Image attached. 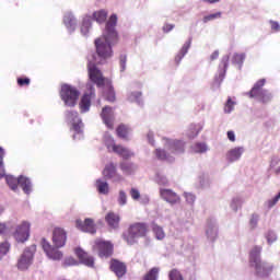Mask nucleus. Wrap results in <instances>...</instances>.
I'll return each instance as SVG.
<instances>
[{"label": "nucleus", "instance_id": "6e6d98bb", "mask_svg": "<svg viewBox=\"0 0 280 280\" xmlns=\"http://www.w3.org/2000/svg\"><path fill=\"white\" fill-rule=\"evenodd\" d=\"M63 266H78V260H75L73 257L66 258Z\"/></svg>", "mask_w": 280, "mask_h": 280}, {"label": "nucleus", "instance_id": "9d476101", "mask_svg": "<svg viewBox=\"0 0 280 280\" xmlns=\"http://www.w3.org/2000/svg\"><path fill=\"white\" fill-rule=\"evenodd\" d=\"M229 55H224L219 65V74L214 77V81L212 84L213 89H220L222 86V82H224V78H226V71L229 70Z\"/></svg>", "mask_w": 280, "mask_h": 280}, {"label": "nucleus", "instance_id": "72a5a7b5", "mask_svg": "<svg viewBox=\"0 0 280 280\" xmlns=\"http://www.w3.org/2000/svg\"><path fill=\"white\" fill-rule=\"evenodd\" d=\"M191 150L195 154H205V152H208L209 147L205 142H197L191 147Z\"/></svg>", "mask_w": 280, "mask_h": 280}, {"label": "nucleus", "instance_id": "7c9ffc66", "mask_svg": "<svg viewBox=\"0 0 280 280\" xmlns=\"http://www.w3.org/2000/svg\"><path fill=\"white\" fill-rule=\"evenodd\" d=\"M244 205V199L240 196L233 197L231 202H230V209L237 213L240 209H242V206Z\"/></svg>", "mask_w": 280, "mask_h": 280}, {"label": "nucleus", "instance_id": "393cba45", "mask_svg": "<svg viewBox=\"0 0 280 280\" xmlns=\"http://www.w3.org/2000/svg\"><path fill=\"white\" fill-rule=\"evenodd\" d=\"M96 191L101 194L102 196H108L110 194V186L108 185V182L104 180L103 178H98L95 182Z\"/></svg>", "mask_w": 280, "mask_h": 280}, {"label": "nucleus", "instance_id": "49530a36", "mask_svg": "<svg viewBox=\"0 0 280 280\" xmlns=\"http://www.w3.org/2000/svg\"><path fill=\"white\" fill-rule=\"evenodd\" d=\"M8 253H10V243H0V259H3Z\"/></svg>", "mask_w": 280, "mask_h": 280}, {"label": "nucleus", "instance_id": "58836bf2", "mask_svg": "<svg viewBox=\"0 0 280 280\" xmlns=\"http://www.w3.org/2000/svg\"><path fill=\"white\" fill-rule=\"evenodd\" d=\"M117 202L119 207H126L128 205V194L126 190L120 189L117 196Z\"/></svg>", "mask_w": 280, "mask_h": 280}, {"label": "nucleus", "instance_id": "f704fd0d", "mask_svg": "<svg viewBox=\"0 0 280 280\" xmlns=\"http://www.w3.org/2000/svg\"><path fill=\"white\" fill-rule=\"evenodd\" d=\"M108 16V12L106 10L102 9L98 11H95L93 13V19L96 21V23H104Z\"/></svg>", "mask_w": 280, "mask_h": 280}, {"label": "nucleus", "instance_id": "4468645a", "mask_svg": "<svg viewBox=\"0 0 280 280\" xmlns=\"http://www.w3.org/2000/svg\"><path fill=\"white\" fill-rule=\"evenodd\" d=\"M75 226L79 231L83 233H90L91 235H95L97 233V229L95 228V221L93 219L88 218L84 221L82 219H78L75 221Z\"/></svg>", "mask_w": 280, "mask_h": 280}, {"label": "nucleus", "instance_id": "4d7b16f0", "mask_svg": "<svg viewBox=\"0 0 280 280\" xmlns=\"http://www.w3.org/2000/svg\"><path fill=\"white\" fill-rule=\"evenodd\" d=\"M279 163H280L279 156H272L269 164L270 170H275V167H277Z\"/></svg>", "mask_w": 280, "mask_h": 280}, {"label": "nucleus", "instance_id": "39448f33", "mask_svg": "<svg viewBox=\"0 0 280 280\" xmlns=\"http://www.w3.org/2000/svg\"><path fill=\"white\" fill-rule=\"evenodd\" d=\"M147 233L148 225H145V223H136L128 229L127 233L122 234V237L129 246H132L133 244H137V240H139V237H145Z\"/></svg>", "mask_w": 280, "mask_h": 280}, {"label": "nucleus", "instance_id": "774afa93", "mask_svg": "<svg viewBox=\"0 0 280 280\" xmlns=\"http://www.w3.org/2000/svg\"><path fill=\"white\" fill-rule=\"evenodd\" d=\"M228 139H230L232 142L235 141V132L228 131Z\"/></svg>", "mask_w": 280, "mask_h": 280}, {"label": "nucleus", "instance_id": "2f4dec72", "mask_svg": "<svg viewBox=\"0 0 280 280\" xmlns=\"http://www.w3.org/2000/svg\"><path fill=\"white\" fill-rule=\"evenodd\" d=\"M91 32V16H84L81 24L82 36H89Z\"/></svg>", "mask_w": 280, "mask_h": 280}, {"label": "nucleus", "instance_id": "423d86ee", "mask_svg": "<svg viewBox=\"0 0 280 280\" xmlns=\"http://www.w3.org/2000/svg\"><path fill=\"white\" fill-rule=\"evenodd\" d=\"M266 79L258 80L247 95L252 98L258 100V102H261L262 104H268V102L272 100V94L268 90L264 89Z\"/></svg>", "mask_w": 280, "mask_h": 280}, {"label": "nucleus", "instance_id": "69168bd1", "mask_svg": "<svg viewBox=\"0 0 280 280\" xmlns=\"http://www.w3.org/2000/svg\"><path fill=\"white\" fill-rule=\"evenodd\" d=\"M164 32H172L174 30V24H166L163 26Z\"/></svg>", "mask_w": 280, "mask_h": 280}, {"label": "nucleus", "instance_id": "412c9836", "mask_svg": "<svg viewBox=\"0 0 280 280\" xmlns=\"http://www.w3.org/2000/svg\"><path fill=\"white\" fill-rule=\"evenodd\" d=\"M75 255L77 257H79L81 264L88 266V268H93V266H95V259L92 256H89V254L84 252L82 248H77Z\"/></svg>", "mask_w": 280, "mask_h": 280}, {"label": "nucleus", "instance_id": "0eeeda50", "mask_svg": "<svg viewBox=\"0 0 280 280\" xmlns=\"http://www.w3.org/2000/svg\"><path fill=\"white\" fill-rule=\"evenodd\" d=\"M36 254V245H31L26 247L20 257L18 258L16 268L22 272L30 270L32 264H34V255Z\"/></svg>", "mask_w": 280, "mask_h": 280}, {"label": "nucleus", "instance_id": "2eb2a0df", "mask_svg": "<svg viewBox=\"0 0 280 280\" xmlns=\"http://www.w3.org/2000/svg\"><path fill=\"white\" fill-rule=\"evenodd\" d=\"M89 93H85L79 104L81 113H89L91 110V100L95 97V89L93 85L88 84Z\"/></svg>", "mask_w": 280, "mask_h": 280}, {"label": "nucleus", "instance_id": "aec40b11", "mask_svg": "<svg viewBox=\"0 0 280 280\" xmlns=\"http://www.w3.org/2000/svg\"><path fill=\"white\" fill-rule=\"evenodd\" d=\"M245 149L244 147H235L228 151L225 154V159L229 163H235L242 159V154H244Z\"/></svg>", "mask_w": 280, "mask_h": 280}, {"label": "nucleus", "instance_id": "dca6fc26", "mask_svg": "<svg viewBox=\"0 0 280 280\" xmlns=\"http://www.w3.org/2000/svg\"><path fill=\"white\" fill-rule=\"evenodd\" d=\"M95 248L98 250V257H110L113 255V244L110 242L96 240L95 241Z\"/></svg>", "mask_w": 280, "mask_h": 280}, {"label": "nucleus", "instance_id": "c85d7f7f", "mask_svg": "<svg viewBox=\"0 0 280 280\" xmlns=\"http://www.w3.org/2000/svg\"><path fill=\"white\" fill-rule=\"evenodd\" d=\"M114 152L115 154H118V156H121L122 159H132V156H135V152L122 145L114 147Z\"/></svg>", "mask_w": 280, "mask_h": 280}, {"label": "nucleus", "instance_id": "f03ea898", "mask_svg": "<svg viewBox=\"0 0 280 280\" xmlns=\"http://www.w3.org/2000/svg\"><path fill=\"white\" fill-rule=\"evenodd\" d=\"M52 244L54 246H51L47 240H43L42 246L44 253H46L49 259L60 261V259H62V252L58 248H62L65 244H67V232L61 228H56L52 232Z\"/></svg>", "mask_w": 280, "mask_h": 280}, {"label": "nucleus", "instance_id": "ea45409f", "mask_svg": "<svg viewBox=\"0 0 280 280\" xmlns=\"http://www.w3.org/2000/svg\"><path fill=\"white\" fill-rule=\"evenodd\" d=\"M5 180H7V185H9V187H10V189H12V191H16V189L19 188V178H16L12 175H7Z\"/></svg>", "mask_w": 280, "mask_h": 280}, {"label": "nucleus", "instance_id": "4c0bfd02", "mask_svg": "<svg viewBox=\"0 0 280 280\" xmlns=\"http://www.w3.org/2000/svg\"><path fill=\"white\" fill-rule=\"evenodd\" d=\"M159 272H161V268L153 267L149 272L143 277V280H159Z\"/></svg>", "mask_w": 280, "mask_h": 280}, {"label": "nucleus", "instance_id": "20e7f679", "mask_svg": "<svg viewBox=\"0 0 280 280\" xmlns=\"http://www.w3.org/2000/svg\"><path fill=\"white\" fill-rule=\"evenodd\" d=\"M66 121L68 124H71V130H73L74 135L72 136V139L74 141H80L81 139H84L83 128L84 122H82V118H80V115L75 110H67L66 112Z\"/></svg>", "mask_w": 280, "mask_h": 280}, {"label": "nucleus", "instance_id": "c756f323", "mask_svg": "<svg viewBox=\"0 0 280 280\" xmlns=\"http://www.w3.org/2000/svg\"><path fill=\"white\" fill-rule=\"evenodd\" d=\"M244 60H246V54L242 52H235L232 56V65H235L240 71H242V67H244Z\"/></svg>", "mask_w": 280, "mask_h": 280}, {"label": "nucleus", "instance_id": "de8ad7c7", "mask_svg": "<svg viewBox=\"0 0 280 280\" xmlns=\"http://www.w3.org/2000/svg\"><path fill=\"white\" fill-rule=\"evenodd\" d=\"M215 19H222V12L211 13L209 15H205L202 19L203 23H209L210 21H215Z\"/></svg>", "mask_w": 280, "mask_h": 280}, {"label": "nucleus", "instance_id": "79ce46f5", "mask_svg": "<svg viewBox=\"0 0 280 280\" xmlns=\"http://www.w3.org/2000/svg\"><path fill=\"white\" fill-rule=\"evenodd\" d=\"M129 128L126 125H120L118 126V128L116 129L117 136L120 139H128V132H129Z\"/></svg>", "mask_w": 280, "mask_h": 280}, {"label": "nucleus", "instance_id": "c9c22d12", "mask_svg": "<svg viewBox=\"0 0 280 280\" xmlns=\"http://www.w3.org/2000/svg\"><path fill=\"white\" fill-rule=\"evenodd\" d=\"M141 92H131L128 95V101L135 102L136 104H138V106H143V98H141Z\"/></svg>", "mask_w": 280, "mask_h": 280}, {"label": "nucleus", "instance_id": "3c124183", "mask_svg": "<svg viewBox=\"0 0 280 280\" xmlns=\"http://www.w3.org/2000/svg\"><path fill=\"white\" fill-rule=\"evenodd\" d=\"M234 106H235V102H233V100L229 97L225 103L224 113H226L228 115L233 113Z\"/></svg>", "mask_w": 280, "mask_h": 280}, {"label": "nucleus", "instance_id": "a19ab883", "mask_svg": "<svg viewBox=\"0 0 280 280\" xmlns=\"http://www.w3.org/2000/svg\"><path fill=\"white\" fill-rule=\"evenodd\" d=\"M155 183L158 185L167 187L170 185V179L163 174V173H156L155 174Z\"/></svg>", "mask_w": 280, "mask_h": 280}, {"label": "nucleus", "instance_id": "473e14b6", "mask_svg": "<svg viewBox=\"0 0 280 280\" xmlns=\"http://www.w3.org/2000/svg\"><path fill=\"white\" fill-rule=\"evenodd\" d=\"M200 130H202V126L201 125L191 124L189 126V129H188V132H187V137L189 139H196V137H198V135H200Z\"/></svg>", "mask_w": 280, "mask_h": 280}, {"label": "nucleus", "instance_id": "9b49d317", "mask_svg": "<svg viewBox=\"0 0 280 280\" xmlns=\"http://www.w3.org/2000/svg\"><path fill=\"white\" fill-rule=\"evenodd\" d=\"M252 268L255 269L256 277L259 279H268L275 270V264L262 260L257 265H254Z\"/></svg>", "mask_w": 280, "mask_h": 280}, {"label": "nucleus", "instance_id": "4be33fe9", "mask_svg": "<svg viewBox=\"0 0 280 280\" xmlns=\"http://www.w3.org/2000/svg\"><path fill=\"white\" fill-rule=\"evenodd\" d=\"M105 222H107L109 229L117 231V229H119V222H121V217L114 211H109L105 215Z\"/></svg>", "mask_w": 280, "mask_h": 280}, {"label": "nucleus", "instance_id": "cd10ccee", "mask_svg": "<svg viewBox=\"0 0 280 280\" xmlns=\"http://www.w3.org/2000/svg\"><path fill=\"white\" fill-rule=\"evenodd\" d=\"M18 185L26 195H30V192L32 191V180L23 175L19 177Z\"/></svg>", "mask_w": 280, "mask_h": 280}, {"label": "nucleus", "instance_id": "f257e3e1", "mask_svg": "<svg viewBox=\"0 0 280 280\" xmlns=\"http://www.w3.org/2000/svg\"><path fill=\"white\" fill-rule=\"evenodd\" d=\"M117 14H112L108 22L106 23L105 31L102 37L95 39L96 54L93 52L88 57V71L90 80L96 84V86H107L106 93L107 102H115V90L110 80L104 78L102 70L97 65H105L108 58H113V46L117 45Z\"/></svg>", "mask_w": 280, "mask_h": 280}, {"label": "nucleus", "instance_id": "09e8293b", "mask_svg": "<svg viewBox=\"0 0 280 280\" xmlns=\"http://www.w3.org/2000/svg\"><path fill=\"white\" fill-rule=\"evenodd\" d=\"M3 156H5V151L0 148V178L5 176V166H3Z\"/></svg>", "mask_w": 280, "mask_h": 280}, {"label": "nucleus", "instance_id": "338daca9", "mask_svg": "<svg viewBox=\"0 0 280 280\" xmlns=\"http://www.w3.org/2000/svg\"><path fill=\"white\" fill-rule=\"evenodd\" d=\"M5 231H8V226L5 225V223H0V235H3Z\"/></svg>", "mask_w": 280, "mask_h": 280}, {"label": "nucleus", "instance_id": "13d9d810", "mask_svg": "<svg viewBox=\"0 0 280 280\" xmlns=\"http://www.w3.org/2000/svg\"><path fill=\"white\" fill-rule=\"evenodd\" d=\"M126 55H120L119 62H120V71H126V62H127Z\"/></svg>", "mask_w": 280, "mask_h": 280}, {"label": "nucleus", "instance_id": "b1692460", "mask_svg": "<svg viewBox=\"0 0 280 280\" xmlns=\"http://www.w3.org/2000/svg\"><path fill=\"white\" fill-rule=\"evenodd\" d=\"M101 117L105 126H107V128H113V119H114L113 107L105 106L102 110Z\"/></svg>", "mask_w": 280, "mask_h": 280}, {"label": "nucleus", "instance_id": "6e6552de", "mask_svg": "<svg viewBox=\"0 0 280 280\" xmlns=\"http://www.w3.org/2000/svg\"><path fill=\"white\" fill-rule=\"evenodd\" d=\"M61 100L65 102L66 106L73 107L78 104V97H80V91L75 88L63 84L60 91Z\"/></svg>", "mask_w": 280, "mask_h": 280}, {"label": "nucleus", "instance_id": "bb28decb", "mask_svg": "<svg viewBox=\"0 0 280 280\" xmlns=\"http://www.w3.org/2000/svg\"><path fill=\"white\" fill-rule=\"evenodd\" d=\"M120 170L127 176H131V174H135V172H137V170H139V166H137V164H135L132 162H121Z\"/></svg>", "mask_w": 280, "mask_h": 280}, {"label": "nucleus", "instance_id": "8fccbe9b", "mask_svg": "<svg viewBox=\"0 0 280 280\" xmlns=\"http://www.w3.org/2000/svg\"><path fill=\"white\" fill-rule=\"evenodd\" d=\"M168 279L170 280H183V275H180V271L177 269H173L168 273Z\"/></svg>", "mask_w": 280, "mask_h": 280}, {"label": "nucleus", "instance_id": "e2e57ef3", "mask_svg": "<svg viewBox=\"0 0 280 280\" xmlns=\"http://www.w3.org/2000/svg\"><path fill=\"white\" fill-rule=\"evenodd\" d=\"M270 24H271V30H273L275 32H279L280 30L279 22L270 21Z\"/></svg>", "mask_w": 280, "mask_h": 280}, {"label": "nucleus", "instance_id": "e433bc0d", "mask_svg": "<svg viewBox=\"0 0 280 280\" xmlns=\"http://www.w3.org/2000/svg\"><path fill=\"white\" fill-rule=\"evenodd\" d=\"M104 141L108 152H115V148H117L118 145L115 144V140L113 139V137L108 133H105Z\"/></svg>", "mask_w": 280, "mask_h": 280}, {"label": "nucleus", "instance_id": "f3484780", "mask_svg": "<svg viewBox=\"0 0 280 280\" xmlns=\"http://www.w3.org/2000/svg\"><path fill=\"white\" fill-rule=\"evenodd\" d=\"M109 268H110L112 272L115 273L116 277H118V279H121V277H124L127 272L126 264H124L117 259L110 260Z\"/></svg>", "mask_w": 280, "mask_h": 280}, {"label": "nucleus", "instance_id": "864d4df0", "mask_svg": "<svg viewBox=\"0 0 280 280\" xmlns=\"http://www.w3.org/2000/svg\"><path fill=\"white\" fill-rule=\"evenodd\" d=\"M184 198L188 205H194L196 202V195L191 192H184Z\"/></svg>", "mask_w": 280, "mask_h": 280}, {"label": "nucleus", "instance_id": "bf43d9fd", "mask_svg": "<svg viewBox=\"0 0 280 280\" xmlns=\"http://www.w3.org/2000/svg\"><path fill=\"white\" fill-rule=\"evenodd\" d=\"M138 202H140V205H148L150 202V197L148 195H140Z\"/></svg>", "mask_w": 280, "mask_h": 280}, {"label": "nucleus", "instance_id": "a211bd4d", "mask_svg": "<svg viewBox=\"0 0 280 280\" xmlns=\"http://www.w3.org/2000/svg\"><path fill=\"white\" fill-rule=\"evenodd\" d=\"M261 250H264V247L255 245L249 252V266L252 268L264 261L261 260Z\"/></svg>", "mask_w": 280, "mask_h": 280}, {"label": "nucleus", "instance_id": "0e129e2a", "mask_svg": "<svg viewBox=\"0 0 280 280\" xmlns=\"http://www.w3.org/2000/svg\"><path fill=\"white\" fill-rule=\"evenodd\" d=\"M219 57H220V51L219 50H214L212 52V55L210 56V60H218Z\"/></svg>", "mask_w": 280, "mask_h": 280}, {"label": "nucleus", "instance_id": "c03bdc74", "mask_svg": "<svg viewBox=\"0 0 280 280\" xmlns=\"http://www.w3.org/2000/svg\"><path fill=\"white\" fill-rule=\"evenodd\" d=\"M153 233L156 240H165V232L163 231V228L158 224H153Z\"/></svg>", "mask_w": 280, "mask_h": 280}, {"label": "nucleus", "instance_id": "a18cd8bd", "mask_svg": "<svg viewBox=\"0 0 280 280\" xmlns=\"http://www.w3.org/2000/svg\"><path fill=\"white\" fill-rule=\"evenodd\" d=\"M211 178L209 176H201L199 178V185L201 187V189H209V187H211Z\"/></svg>", "mask_w": 280, "mask_h": 280}, {"label": "nucleus", "instance_id": "1a4fd4ad", "mask_svg": "<svg viewBox=\"0 0 280 280\" xmlns=\"http://www.w3.org/2000/svg\"><path fill=\"white\" fill-rule=\"evenodd\" d=\"M31 224L27 221H23L16 225L15 231L13 232V237L18 244H25L30 240V229Z\"/></svg>", "mask_w": 280, "mask_h": 280}, {"label": "nucleus", "instance_id": "f8f14e48", "mask_svg": "<svg viewBox=\"0 0 280 280\" xmlns=\"http://www.w3.org/2000/svg\"><path fill=\"white\" fill-rule=\"evenodd\" d=\"M103 176L113 183H121V180H124V176L117 173V166L114 163H109L105 166L103 170Z\"/></svg>", "mask_w": 280, "mask_h": 280}, {"label": "nucleus", "instance_id": "a878e982", "mask_svg": "<svg viewBox=\"0 0 280 280\" xmlns=\"http://www.w3.org/2000/svg\"><path fill=\"white\" fill-rule=\"evenodd\" d=\"M190 47H191V37L188 38V40L183 45L179 52L175 57L176 65H180V61L183 60V58H185V56H187Z\"/></svg>", "mask_w": 280, "mask_h": 280}, {"label": "nucleus", "instance_id": "603ef678", "mask_svg": "<svg viewBox=\"0 0 280 280\" xmlns=\"http://www.w3.org/2000/svg\"><path fill=\"white\" fill-rule=\"evenodd\" d=\"M266 240L269 245L275 244V242H277V233H275V231H268L266 234Z\"/></svg>", "mask_w": 280, "mask_h": 280}, {"label": "nucleus", "instance_id": "052dcab7", "mask_svg": "<svg viewBox=\"0 0 280 280\" xmlns=\"http://www.w3.org/2000/svg\"><path fill=\"white\" fill-rule=\"evenodd\" d=\"M147 139H148V142L150 143V145H154V132L149 131L147 133Z\"/></svg>", "mask_w": 280, "mask_h": 280}, {"label": "nucleus", "instance_id": "7ed1b4c3", "mask_svg": "<svg viewBox=\"0 0 280 280\" xmlns=\"http://www.w3.org/2000/svg\"><path fill=\"white\" fill-rule=\"evenodd\" d=\"M162 141L164 150H155V156L160 161H167L168 163H173L174 156L170 154H174L175 156H177L178 154L185 153V141L168 138H163Z\"/></svg>", "mask_w": 280, "mask_h": 280}, {"label": "nucleus", "instance_id": "5701e85b", "mask_svg": "<svg viewBox=\"0 0 280 280\" xmlns=\"http://www.w3.org/2000/svg\"><path fill=\"white\" fill-rule=\"evenodd\" d=\"M63 24L66 25L68 32L72 34V32H75V28L78 27V20L71 12H67L63 15Z\"/></svg>", "mask_w": 280, "mask_h": 280}, {"label": "nucleus", "instance_id": "6ab92c4d", "mask_svg": "<svg viewBox=\"0 0 280 280\" xmlns=\"http://www.w3.org/2000/svg\"><path fill=\"white\" fill-rule=\"evenodd\" d=\"M206 235L209 242H214L215 240H218V223L215 222V220H208L206 226Z\"/></svg>", "mask_w": 280, "mask_h": 280}, {"label": "nucleus", "instance_id": "ddd939ff", "mask_svg": "<svg viewBox=\"0 0 280 280\" xmlns=\"http://www.w3.org/2000/svg\"><path fill=\"white\" fill-rule=\"evenodd\" d=\"M160 198L171 205V207H174V205H180V196L168 188H160Z\"/></svg>", "mask_w": 280, "mask_h": 280}, {"label": "nucleus", "instance_id": "5fc2aeb1", "mask_svg": "<svg viewBox=\"0 0 280 280\" xmlns=\"http://www.w3.org/2000/svg\"><path fill=\"white\" fill-rule=\"evenodd\" d=\"M129 195L132 198V200L139 201V199L141 198V192H139V189L137 188H131Z\"/></svg>", "mask_w": 280, "mask_h": 280}, {"label": "nucleus", "instance_id": "37998d69", "mask_svg": "<svg viewBox=\"0 0 280 280\" xmlns=\"http://www.w3.org/2000/svg\"><path fill=\"white\" fill-rule=\"evenodd\" d=\"M259 226V214L253 213L249 218V230L255 231Z\"/></svg>", "mask_w": 280, "mask_h": 280}, {"label": "nucleus", "instance_id": "680f3d73", "mask_svg": "<svg viewBox=\"0 0 280 280\" xmlns=\"http://www.w3.org/2000/svg\"><path fill=\"white\" fill-rule=\"evenodd\" d=\"M18 84H19V86H25V84L26 85L30 84V79L28 78H25V79L19 78Z\"/></svg>", "mask_w": 280, "mask_h": 280}]
</instances>
